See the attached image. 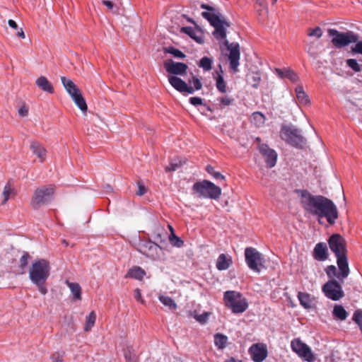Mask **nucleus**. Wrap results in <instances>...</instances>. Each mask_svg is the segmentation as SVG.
<instances>
[{"mask_svg": "<svg viewBox=\"0 0 362 362\" xmlns=\"http://www.w3.org/2000/svg\"><path fill=\"white\" fill-rule=\"evenodd\" d=\"M300 204L308 213L325 218L330 225H334L339 217L337 206L329 199L322 195H313L306 189L299 191Z\"/></svg>", "mask_w": 362, "mask_h": 362, "instance_id": "nucleus-1", "label": "nucleus"}, {"mask_svg": "<svg viewBox=\"0 0 362 362\" xmlns=\"http://www.w3.org/2000/svg\"><path fill=\"white\" fill-rule=\"evenodd\" d=\"M328 244L331 251L337 257V264L339 271L337 279L341 282H343L344 279L350 273L347 258L346 242L341 235L335 233L329 237Z\"/></svg>", "mask_w": 362, "mask_h": 362, "instance_id": "nucleus-2", "label": "nucleus"}, {"mask_svg": "<svg viewBox=\"0 0 362 362\" xmlns=\"http://www.w3.org/2000/svg\"><path fill=\"white\" fill-rule=\"evenodd\" d=\"M225 23H226L223 22L217 26H214L215 30L213 35L218 40H225L224 45L227 47L228 51H229V66L230 70L235 73L238 71V67L239 66L240 59V47L238 43H229V42L226 40V33L224 28Z\"/></svg>", "mask_w": 362, "mask_h": 362, "instance_id": "nucleus-3", "label": "nucleus"}, {"mask_svg": "<svg viewBox=\"0 0 362 362\" xmlns=\"http://www.w3.org/2000/svg\"><path fill=\"white\" fill-rule=\"evenodd\" d=\"M250 85L254 88H260L261 90L267 88V76L262 69V61L256 52L250 57Z\"/></svg>", "mask_w": 362, "mask_h": 362, "instance_id": "nucleus-4", "label": "nucleus"}, {"mask_svg": "<svg viewBox=\"0 0 362 362\" xmlns=\"http://www.w3.org/2000/svg\"><path fill=\"white\" fill-rule=\"evenodd\" d=\"M280 137L286 144L299 149H303L307 143L300 131L292 125H283L280 131Z\"/></svg>", "mask_w": 362, "mask_h": 362, "instance_id": "nucleus-5", "label": "nucleus"}, {"mask_svg": "<svg viewBox=\"0 0 362 362\" xmlns=\"http://www.w3.org/2000/svg\"><path fill=\"white\" fill-rule=\"evenodd\" d=\"M55 187L53 185H42L37 187L33 195L30 204L35 209L49 204L54 194Z\"/></svg>", "mask_w": 362, "mask_h": 362, "instance_id": "nucleus-6", "label": "nucleus"}, {"mask_svg": "<svg viewBox=\"0 0 362 362\" xmlns=\"http://www.w3.org/2000/svg\"><path fill=\"white\" fill-rule=\"evenodd\" d=\"M192 190L199 197L211 199H218L221 194V189L219 187L206 180L195 182Z\"/></svg>", "mask_w": 362, "mask_h": 362, "instance_id": "nucleus-7", "label": "nucleus"}, {"mask_svg": "<svg viewBox=\"0 0 362 362\" xmlns=\"http://www.w3.org/2000/svg\"><path fill=\"white\" fill-rule=\"evenodd\" d=\"M50 266L48 261L40 259L35 261L29 271V277L33 283L46 281L49 276Z\"/></svg>", "mask_w": 362, "mask_h": 362, "instance_id": "nucleus-8", "label": "nucleus"}, {"mask_svg": "<svg viewBox=\"0 0 362 362\" xmlns=\"http://www.w3.org/2000/svg\"><path fill=\"white\" fill-rule=\"evenodd\" d=\"M327 33L329 36L332 37V43L337 49L346 47L351 43L356 42L358 40V35L353 31L342 33L336 29L329 28L327 30Z\"/></svg>", "mask_w": 362, "mask_h": 362, "instance_id": "nucleus-9", "label": "nucleus"}, {"mask_svg": "<svg viewBox=\"0 0 362 362\" xmlns=\"http://www.w3.org/2000/svg\"><path fill=\"white\" fill-rule=\"evenodd\" d=\"M223 300L226 305L231 309L233 313H241L247 308L246 299L242 298L240 293L234 291H226Z\"/></svg>", "mask_w": 362, "mask_h": 362, "instance_id": "nucleus-10", "label": "nucleus"}, {"mask_svg": "<svg viewBox=\"0 0 362 362\" xmlns=\"http://www.w3.org/2000/svg\"><path fill=\"white\" fill-rule=\"evenodd\" d=\"M269 260L257 249L250 247V272L257 275L264 273L269 266Z\"/></svg>", "mask_w": 362, "mask_h": 362, "instance_id": "nucleus-11", "label": "nucleus"}, {"mask_svg": "<svg viewBox=\"0 0 362 362\" xmlns=\"http://www.w3.org/2000/svg\"><path fill=\"white\" fill-rule=\"evenodd\" d=\"M255 143L257 145V150L264 158L267 166L270 168L274 167L278 158V154L276 151L271 148L268 144L262 143L259 137L255 138Z\"/></svg>", "mask_w": 362, "mask_h": 362, "instance_id": "nucleus-12", "label": "nucleus"}, {"mask_svg": "<svg viewBox=\"0 0 362 362\" xmlns=\"http://www.w3.org/2000/svg\"><path fill=\"white\" fill-rule=\"evenodd\" d=\"M291 347L300 358H303L308 362H314L316 358L311 349L300 339H294L291 342Z\"/></svg>", "mask_w": 362, "mask_h": 362, "instance_id": "nucleus-13", "label": "nucleus"}, {"mask_svg": "<svg viewBox=\"0 0 362 362\" xmlns=\"http://www.w3.org/2000/svg\"><path fill=\"white\" fill-rule=\"evenodd\" d=\"M322 290L327 298L334 301L339 300L344 296L342 287L336 279L329 280L323 285Z\"/></svg>", "mask_w": 362, "mask_h": 362, "instance_id": "nucleus-14", "label": "nucleus"}, {"mask_svg": "<svg viewBox=\"0 0 362 362\" xmlns=\"http://www.w3.org/2000/svg\"><path fill=\"white\" fill-rule=\"evenodd\" d=\"M160 250V247L151 240H140L138 244V250L153 259L158 257V252Z\"/></svg>", "mask_w": 362, "mask_h": 362, "instance_id": "nucleus-15", "label": "nucleus"}, {"mask_svg": "<svg viewBox=\"0 0 362 362\" xmlns=\"http://www.w3.org/2000/svg\"><path fill=\"white\" fill-rule=\"evenodd\" d=\"M268 354V348L264 343H256L250 346V358L254 362H263Z\"/></svg>", "mask_w": 362, "mask_h": 362, "instance_id": "nucleus-16", "label": "nucleus"}, {"mask_svg": "<svg viewBox=\"0 0 362 362\" xmlns=\"http://www.w3.org/2000/svg\"><path fill=\"white\" fill-rule=\"evenodd\" d=\"M164 68L170 74L183 76L186 74L188 66L185 63L170 59L164 62Z\"/></svg>", "mask_w": 362, "mask_h": 362, "instance_id": "nucleus-17", "label": "nucleus"}, {"mask_svg": "<svg viewBox=\"0 0 362 362\" xmlns=\"http://www.w3.org/2000/svg\"><path fill=\"white\" fill-rule=\"evenodd\" d=\"M168 81L175 90L181 93L193 94L194 93V89L192 86H189L185 81L176 76H169Z\"/></svg>", "mask_w": 362, "mask_h": 362, "instance_id": "nucleus-18", "label": "nucleus"}, {"mask_svg": "<svg viewBox=\"0 0 362 362\" xmlns=\"http://www.w3.org/2000/svg\"><path fill=\"white\" fill-rule=\"evenodd\" d=\"M254 9L257 14L258 21L260 23L265 22L269 13L266 0H254Z\"/></svg>", "mask_w": 362, "mask_h": 362, "instance_id": "nucleus-19", "label": "nucleus"}, {"mask_svg": "<svg viewBox=\"0 0 362 362\" xmlns=\"http://www.w3.org/2000/svg\"><path fill=\"white\" fill-rule=\"evenodd\" d=\"M313 257L316 260L325 261L328 257L327 245L324 243L316 244L313 250Z\"/></svg>", "mask_w": 362, "mask_h": 362, "instance_id": "nucleus-20", "label": "nucleus"}, {"mask_svg": "<svg viewBox=\"0 0 362 362\" xmlns=\"http://www.w3.org/2000/svg\"><path fill=\"white\" fill-rule=\"evenodd\" d=\"M61 81L64 88L71 98L81 93L76 85L70 78L62 76Z\"/></svg>", "mask_w": 362, "mask_h": 362, "instance_id": "nucleus-21", "label": "nucleus"}, {"mask_svg": "<svg viewBox=\"0 0 362 362\" xmlns=\"http://www.w3.org/2000/svg\"><path fill=\"white\" fill-rule=\"evenodd\" d=\"M35 83L44 92L52 94L54 91L53 86L45 76H42L37 78Z\"/></svg>", "mask_w": 362, "mask_h": 362, "instance_id": "nucleus-22", "label": "nucleus"}, {"mask_svg": "<svg viewBox=\"0 0 362 362\" xmlns=\"http://www.w3.org/2000/svg\"><path fill=\"white\" fill-rule=\"evenodd\" d=\"M232 259L229 255L221 254L216 261V268L220 270H226L232 264Z\"/></svg>", "mask_w": 362, "mask_h": 362, "instance_id": "nucleus-23", "label": "nucleus"}, {"mask_svg": "<svg viewBox=\"0 0 362 362\" xmlns=\"http://www.w3.org/2000/svg\"><path fill=\"white\" fill-rule=\"evenodd\" d=\"M30 149L33 153L35 154L40 162H44L46 158V149L38 142L32 141L30 144Z\"/></svg>", "mask_w": 362, "mask_h": 362, "instance_id": "nucleus-24", "label": "nucleus"}, {"mask_svg": "<svg viewBox=\"0 0 362 362\" xmlns=\"http://www.w3.org/2000/svg\"><path fill=\"white\" fill-rule=\"evenodd\" d=\"M276 73L281 78H287L292 82H296L299 79L298 74L290 69H276Z\"/></svg>", "mask_w": 362, "mask_h": 362, "instance_id": "nucleus-25", "label": "nucleus"}, {"mask_svg": "<svg viewBox=\"0 0 362 362\" xmlns=\"http://www.w3.org/2000/svg\"><path fill=\"white\" fill-rule=\"evenodd\" d=\"M266 117L260 112H255L250 115V123L256 128H260L264 126Z\"/></svg>", "mask_w": 362, "mask_h": 362, "instance_id": "nucleus-26", "label": "nucleus"}, {"mask_svg": "<svg viewBox=\"0 0 362 362\" xmlns=\"http://www.w3.org/2000/svg\"><path fill=\"white\" fill-rule=\"evenodd\" d=\"M298 298L300 304L305 309H310L313 308V301L311 296L309 293L298 292Z\"/></svg>", "mask_w": 362, "mask_h": 362, "instance_id": "nucleus-27", "label": "nucleus"}, {"mask_svg": "<svg viewBox=\"0 0 362 362\" xmlns=\"http://www.w3.org/2000/svg\"><path fill=\"white\" fill-rule=\"evenodd\" d=\"M296 98L298 103L301 105H307L310 103L308 95L304 91L302 86H298L296 89Z\"/></svg>", "mask_w": 362, "mask_h": 362, "instance_id": "nucleus-28", "label": "nucleus"}, {"mask_svg": "<svg viewBox=\"0 0 362 362\" xmlns=\"http://www.w3.org/2000/svg\"><path fill=\"white\" fill-rule=\"evenodd\" d=\"M332 315L334 318L344 321L348 317V313L344 308L341 305H336L334 307Z\"/></svg>", "mask_w": 362, "mask_h": 362, "instance_id": "nucleus-29", "label": "nucleus"}, {"mask_svg": "<svg viewBox=\"0 0 362 362\" xmlns=\"http://www.w3.org/2000/svg\"><path fill=\"white\" fill-rule=\"evenodd\" d=\"M67 286L70 288L74 298L76 300H81V288L78 283L66 281Z\"/></svg>", "mask_w": 362, "mask_h": 362, "instance_id": "nucleus-30", "label": "nucleus"}, {"mask_svg": "<svg viewBox=\"0 0 362 362\" xmlns=\"http://www.w3.org/2000/svg\"><path fill=\"white\" fill-rule=\"evenodd\" d=\"M145 274L146 273L144 270L141 267H134L129 270L127 276L133 279L141 280Z\"/></svg>", "mask_w": 362, "mask_h": 362, "instance_id": "nucleus-31", "label": "nucleus"}, {"mask_svg": "<svg viewBox=\"0 0 362 362\" xmlns=\"http://www.w3.org/2000/svg\"><path fill=\"white\" fill-rule=\"evenodd\" d=\"M228 342V337L220 333L214 335V344L219 349H223L226 346Z\"/></svg>", "mask_w": 362, "mask_h": 362, "instance_id": "nucleus-32", "label": "nucleus"}, {"mask_svg": "<svg viewBox=\"0 0 362 362\" xmlns=\"http://www.w3.org/2000/svg\"><path fill=\"white\" fill-rule=\"evenodd\" d=\"M159 300L166 307H168L170 310H175L177 309V304L175 300L167 296H160L158 297Z\"/></svg>", "mask_w": 362, "mask_h": 362, "instance_id": "nucleus-33", "label": "nucleus"}, {"mask_svg": "<svg viewBox=\"0 0 362 362\" xmlns=\"http://www.w3.org/2000/svg\"><path fill=\"white\" fill-rule=\"evenodd\" d=\"M71 98L74 101L75 104L78 107V108L82 112H86L88 108L87 105L84 98L83 97L81 93H79L76 95H74Z\"/></svg>", "mask_w": 362, "mask_h": 362, "instance_id": "nucleus-34", "label": "nucleus"}, {"mask_svg": "<svg viewBox=\"0 0 362 362\" xmlns=\"http://www.w3.org/2000/svg\"><path fill=\"white\" fill-rule=\"evenodd\" d=\"M96 320V314L94 311L90 312V313L86 317L84 330L86 332H89L92 327L94 326Z\"/></svg>", "mask_w": 362, "mask_h": 362, "instance_id": "nucleus-35", "label": "nucleus"}, {"mask_svg": "<svg viewBox=\"0 0 362 362\" xmlns=\"http://www.w3.org/2000/svg\"><path fill=\"white\" fill-rule=\"evenodd\" d=\"M14 189L11 187V185L9 182H8L4 188L2 196L4 197V200L2 202V204H5L6 202L9 199L11 196H14Z\"/></svg>", "mask_w": 362, "mask_h": 362, "instance_id": "nucleus-36", "label": "nucleus"}, {"mask_svg": "<svg viewBox=\"0 0 362 362\" xmlns=\"http://www.w3.org/2000/svg\"><path fill=\"white\" fill-rule=\"evenodd\" d=\"M181 31L184 33L187 34L189 36H190L192 39H194L198 43L203 42L202 38L199 36H197V35H196L197 31L192 27H183L181 28Z\"/></svg>", "mask_w": 362, "mask_h": 362, "instance_id": "nucleus-37", "label": "nucleus"}, {"mask_svg": "<svg viewBox=\"0 0 362 362\" xmlns=\"http://www.w3.org/2000/svg\"><path fill=\"white\" fill-rule=\"evenodd\" d=\"M216 86L218 91L221 93H226V83L221 74H218L217 77L216 78Z\"/></svg>", "mask_w": 362, "mask_h": 362, "instance_id": "nucleus-38", "label": "nucleus"}, {"mask_svg": "<svg viewBox=\"0 0 362 362\" xmlns=\"http://www.w3.org/2000/svg\"><path fill=\"white\" fill-rule=\"evenodd\" d=\"M185 161L182 162L179 158L175 159L172 160L169 165L165 167V171L166 172H173L177 170L178 168H180L183 163H185Z\"/></svg>", "mask_w": 362, "mask_h": 362, "instance_id": "nucleus-39", "label": "nucleus"}, {"mask_svg": "<svg viewBox=\"0 0 362 362\" xmlns=\"http://www.w3.org/2000/svg\"><path fill=\"white\" fill-rule=\"evenodd\" d=\"M164 52L165 53H169V54H173L176 58L183 59L185 57V54L182 52H181L180 50H179L173 47H169L165 48Z\"/></svg>", "mask_w": 362, "mask_h": 362, "instance_id": "nucleus-40", "label": "nucleus"}, {"mask_svg": "<svg viewBox=\"0 0 362 362\" xmlns=\"http://www.w3.org/2000/svg\"><path fill=\"white\" fill-rule=\"evenodd\" d=\"M212 59L207 57H204L201 59L199 66L202 68L204 71H209L211 69Z\"/></svg>", "mask_w": 362, "mask_h": 362, "instance_id": "nucleus-41", "label": "nucleus"}, {"mask_svg": "<svg viewBox=\"0 0 362 362\" xmlns=\"http://www.w3.org/2000/svg\"><path fill=\"white\" fill-rule=\"evenodd\" d=\"M327 276L332 279H334V277L337 278L339 273L337 272V267L334 265H329L325 269Z\"/></svg>", "mask_w": 362, "mask_h": 362, "instance_id": "nucleus-42", "label": "nucleus"}, {"mask_svg": "<svg viewBox=\"0 0 362 362\" xmlns=\"http://www.w3.org/2000/svg\"><path fill=\"white\" fill-rule=\"evenodd\" d=\"M206 170L208 173H209L211 176H213L214 178L216 180H223L225 179V177L221 175L219 172H216L214 167L211 165H207L206 168Z\"/></svg>", "mask_w": 362, "mask_h": 362, "instance_id": "nucleus-43", "label": "nucleus"}, {"mask_svg": "<svg viewBox=\"0 0 362 362\" xmlns=\"http://www.w3.org/2000/svg\"><path fill=\"white\" fill-rule=\"evenodd\" d=\"M346 64L354 71L359 72L361 71V66L354 59H349L346 61Z\"/></svg>", "mask_w": 362, "mask_h": 362, "instance_id": "nucleus-44", "label": "nucleus"}, {"mask_svg": "<svg viewBox=\"0 0 362 362\" xmlns=\"http://www.w3.org/2000/svg\"><path fill=\"white\" fill-rule=\"evenodd\" d=\"M30 258V255L28 253H25L23 255L20 259V267L21 269V274H23L25 272V268L27 267L28 264V259Z\"/></svg>", "mask_w": 362, "mask_h": 362, "instance_id": "nucleus-45", "label": "nucleus"}, {"mask_svg": "<svg viewBox=\"0 0 362 362\" xmlns=\"http://www.w3.org/2000/svg\"><path fill=\"white\" fill-rule=\"evenodd\" d=\"M353 320L362 329V310H357L353 315Z\"/></svg>", "mask_w": 362, "mask_h": 362, "instance_id": "nucleus-46", "label": "nucleus"}, {"mask_svg": "<svg viewBox=\"0 0 362 362\" xmlns=\"http://www.w3.org/2000/svg\"><path fill=\"white\" fill-rule=\"evenodd\" d=\"M217 100L219 103L218 105H219L220 107L223 108L226 106L230 105L232 103L233 100L228 96H224V97L218 98L217 99Z\"/></svg>", "mask_w": 362, "mask_h": 362, "instance_id": "nucleus-47", "label": "nucleus"}, {"mask_svg": "<svg viewBox=\"0 0 362 362\" xmlns=\"http://www.w3.org/2000/svg\"><path fill=\"white\" fill-rule=\"evenodd\" d=\"M308 35L310 37H316L319 39L322 35V30L320 27H316L314 29H309Z\"/></svg>", "mask_w": 362, "mask_h": 362, "instance_id": "nucleus-48", "label": "nucleus"}, {"mask_svg": "<svg viewBox=\"0 0 362 362\" xmlns=\"http://www.w3.org/2000/svg\"><path fill=\"white\" fill-rule=\"evenodd\" d=\"M189 83H192L194 87H192L195 90H199L202 88V83L201 81L197 76H192V80L189 81Z\"/></svg>", "mask_w": 362, "mask_h": 362, "instance_id": "nucleus-49", "label": "nucleus"}, {"mask_svg": "<svg viewBox=\"0 0 362 362\" xmlns=\"http://www.w3.org/2000/svg\"><path fill=\"white\" fill-rule=\"evenodd\" d=\"M124 357L127 362H137L136 355L129 348L124 351Z\"/></svg>", "mask_w": 362, "mask_h": 362, "instance_id": "nucleus-50", "label": "nucleus"}, {"mask_svg": "<svg viewBox=\"0 0 362 362\" xmlns=\"http://www.w3.org/2000/svg\"><path fill=\"white\" fill-rule=\"evenodd\" d=\"M64 353H61L59 351L53 353L50 358L52 362H63Z\"/></svg>", "mask_w": 362, "mask_h": 362, "instance_id": "nucleus-51", "label": "nucleus"}, {"mask_svg": "<svg viewBox=\"0 0 362 362\" xmlns=\"http://www.w3.org/2000/svg\"><path fill=\"white\" fill-rule=\"evenodd\" d=\"M224 21L223 20H221L218 16H217L216 14L214 13L211 18V19H209V23L210 24L212 25V26H217L218 25L223 23Z\"/></svg>", "mask_w": 362, "mask_h": 362, "instance_id": "nucleus-52", "label": "nucleus"}, {"mask_svg": "<svg viewBox=\"0 0 362 362\" xmlns=\"http://www.w3.org/2000/svg\"><path fill=\"white\" fill-rule=\"evenodd\" d=\"M355 45L351 47V52L353 54H362V41H357L355 42Z\"/></svg>", "mask_w": 362, "mask_h": 362, "instance_id": "nucleus-53", "label": "nucleus"}, {"mask_svg": "<svg viewBox=\"0 0 362 362\" xmlns=\"http://www.w3.org/2000/svg\"><path fill=\"white\" fill-rule=\"evenodd\" d=\"M195 319L197 321L202 324H204L206 322L209 318V313H204L201 315H195Z\"/></svg>", "mask_w": 362, "mask_h": 362, "instance_id": "nucleus-54", "label": "nucleus"}, {"mask_svg": "<svg viewBox=\"0 0 362 362\" xmlns=\"http://www.w3.org/2000/svg\"><path fill=\"white\" fill-rule=\"evenodd\" d=\"M189 100V103L194 106L202 105L203 103L202 99L199 97H191Z\"/></svg>", "mask_w": 362, "mask_h": 362, "instance_id": "nucleus-55", "label": "nucleus"}, {"mask_svg": "<svg viewBox=\"0 0 362 362\" xmlns=\"http://www.w3.org/2000/svg\"><path fill=\"white\" fill-rule=\"evenodd\" d=\"M45 281H40V283H34L38 288L39 291L43 294L45 295L47 293V289L45 286Z\"/></svg>", "mask_w": 362, "mask_h": 362, "instance_id": "nucleus-56", "label": "nucleus"}, {"mask_svg": "<svg viewBox=\"0 0 362 362\" xmlns=\"http://www.w3.org/2000/svg\"><path fill=\"white\" fill-rule=\"evenodd\" d=\"M170 240L172 244L175 246L181 247L183 245V241L175 235H173V238H171Z\"/></svg>", "mask_w": 362, "mask_h": 362, "instance_id": "nucleus-57", "label": "nucleus"}, {"mask_svg": "<svg viewBox=\"0 0 362 362\" xmlns=\"http://www.w3.org/2000/svg\"><path fill=\"white\" fill-rule=\"evenodd\" d=\"M146 193L145 186L140 182H138V191L136 192V194L139 196H142Z\"/></svg>", "mask_w": 362, "mask_h": 362, "instance_id": "nucleus-58", "label": "nucleus"}, {"mask_svg": "<svg viewBox=\"0 0 362 362\" xmlns=\"http://www.w3.org/2000/svg\"><path fill=\"white\" fill-rule=\"evenodd\" d=\"M134 298L141 303H144V300L142 299V297H141V291L139 288H136L134 290Z\"/></svg>", "mask_w": 362, "mask_h": 362, "instance_id": "nucleus-59", "label": "nucleus"}, {"mask_svg": "<svg viewBox=\"0 0 362 362\" xmlns=\"http://www.w3.org/2000/svg\"><path fill=\"white\" fill-rule=\"evenodd\" d=\"M18 114L21 116V117H25L28 115V109L27 107H25V105L21 107L19 110H18Z\"/></svg>", "mask_w": 362, "mask_h": 362, "instance_id": "nucleus-60", "label": "nucleus"}, {"mask_svg": "<svg viewBox=\"0 0 362 362\" xmlns=\"http://www.w3.org/2000/svg\"><path fill=\"white\" fill-rule=\"evenodd\" d=\"M103 4L106 6L109 9H112L114 7V4L110 1L104 0Z\"/></svg>", "mask_w": 362, "mask_h": 362, "instance_id": "nucleus-61", "label": "nucleus"}, {"mask_svg": "<svg viewBox=\"0 0 362 362\" xmlns=\"http://www.w3.org/2000/svg\"><path fill=\"white\" fill-rule=\"evenodd\" d=\"M213 14L212 13L204 11L202 12V16L209 21Z\"/></svg>", "mask_w": 362, "mask_h": 362, "instance_id": "nucleus-62", "label": "nucleus"}, {"mask_svg": "<svg viewBox=\"0 0 362 362\" xmlns=\"http://www.w3.org/2000/svg\"><path fill=\"white\" fill-rule=\"evenodd\" d=\"M8 23V25L11 28H13L15 30L18 29V25H17V23L13 20H9Z\"/></svg>", "mask_w": 362, "mask_h": 362, "instance_id": "nucleus-63", "label": "nucleus"}, {"mask_svg": "<svg viewBox=\"0 0 362 362\" xmlns=\"http://www.w3.org/2000/svg\"><path fill=\"white\" fill-rule=\"evenodd\" d=\"M17 36L20 38L24 39L25 37V33L22 28H20L17 32Z\"/></svg>", "mask_w": 362, "mask_h": 362, "instance_id": "nucleus-64", "label": "nucleus"}]
</instances>
